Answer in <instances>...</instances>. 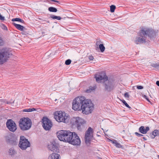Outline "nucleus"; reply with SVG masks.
I'll return each instance as SVG.
<instances>
[{"instance_id": "1", "label": "nucleus", "mask_w": 159, "mask_h": 159, "mask_svg": "<svg viewBox=\"0 0 159 159\" xmlns=\"http://www.w3.org/2000/svg\"><path fill=\"white\" fill-rule=\"evenodd\" d=\"M73 109L75 111L81 110L83 113L88 114L93 109V104L89 99H86L84 97L76 98L72 102Z\"/></svg>"}, {"instance_id": "2", "label": "nucleus", "mask_w": 159, "mask_h": 159, "mask_svg": "<svg viewBox=\"0 0 159 159\" xmlns=\"http://www.w3.org/2000/svg\"><path fill=\"white\" fill-rule=\"evenodd\" d=\"M94 78L97 82H102L105 91L110 92L114 89L115 84L114 80L110 79H108L105 72L97 73L95 75Z\"/></svg>"}, {"instance_id": "3", "label": "nucleus", "mask_w": 159, "mask_h": 159, "mask_svg": "<svg viewBox=\"0 0 159 159\" xmlns=\"http://www.w3.org/2000/svg\"><path fill=\"white\" fill-rule=\"evenodd\" d=\"M156 33L152 29L143 28L138 33V36L136 37L135 42L136 44L145 43L147 36L152 39L155 37Z\"/></svg>"}, {"instance_id": "4", "label": "nucleus", "mask_w": 159, "mask_h": 159, "mask_svg": "<svg viewBox=\"0 0 159 159\" xmlns=\"http://www.w3.org/2000/svg\"><path fill=\"white\" fill-rule=\"evenodd\" d=\"M48 148L49 150L53 152V153L51 154L49 156L48 159H59L60 155L57 153L59 152V150L57 144L55 141L50 143L48 144Z\"/></svg>"}, {"instance_id": "5", "label": "nucleus", "mask_w": 159, "mask_h": 159, "mask_svg": "<svg viewBox=\"0 0 159 159\" xmlns=\"http://www.w3.org/2000/svg\"><path fill=\"white\" fill-rule=\"evenodd\" d=\"M18 122L20 129L24 131L30 129L32 125L31 120L28 117H22L20 119Z\"/></svg>"}, {"instance_id": "6", "label": "nucleus", "mask_w": 159, "mask_h": 159, "mask_svg": "<svg viewBox=\"0 0 159 159\" xmlns=\"http://www.w3.org/2000/svg\"><path fill=\"white\" fill-rule=\"evenodd\" d=\"M54 118L58 122H63L66 123L68 122L69 119L68 115L61 111L55 112Z\"/></svg>"}, {"instance_id": "7", "label": "nucleus", "mask_w": 159, "mask_h": 159, "mask_svg": "<svg viewBox=\"0 0 159 159\" xmlns=\"http://www.w3.org/2000/svg\"><path fill=\"white\" fill-rule=\"evenodd\" d=\"M67 142L74 145H79L81 141L77 134L75 132L70 133Z\"/></svg>"}, {"instance_id": "8", "label": "nucleus", "mask_w": 159, "mask_h": 159, "mask_svg": "<svg viewBox=\"0 0 159 159\" xmlns=\"http://www.w3.org/2000/svg\"><path fill=\"white\" fill-rule=\"evenodd\" d=\"M0 65H2L8 60L9 58L12 55L10 50H0Z\"/></svg>"}, {"instance_id": "9", "label": "nucleus", "mask_w": 159, "mask_h": 159, "mask_svg": "<svg viewBox=\"0 0 159 159\" xmlns=\"http://www.w3.org/2000/svg\"><path fill=\"white\" fill-rule=\"evenodd\" d=\"M70 132L69 131L61 130L57 132V135L60 141L67 142Z\"/></svg>"}, {"instance_id": "10", "label": "nucleus", "mask_w": 159, "mask_h": 159, "mask_svg": "<svg viewBox=\"0 0 159 159\" xmlns=\"http://www.w3.org/2000/svg\"><path fill=\"white\" fill-rule=\"evenodd\" d=\"M85 123L84 120L79 117H73L70 121L71 124L73 126H76L78 129L79 130H81V127Z\"/></svg>"}, {"instance_id": "11", "label": "nucleus", "mask_w": 159, "mask_h": 159, "mask_svg": "<svg viewBox=\"0 0 159 159\" xmlns=\"http://www.w3.org/2000/svg\"><path fill=\"white\" fill-rule=\"evenodd\" d=\"M19 145L22 150H24L27 147H30V144L28 139H26L24 136H21L20 137Z\"/></svg>"}, {"instance_id": "12", "label": "nucleus", "mask_w": 159, "mask_h": 159, "mask_svg": "<svg viewBox=\"0 0 159 159\" xmlns=\"http://www.w3.org/2000/svg\"><path fill=\"white\" fill-rule=\"evenodd\" d=\"M42 126L45 130H49L52 127V124L51 120L46 117H43L42 120Z\"/></svg>"}, {"instance_id": "13", "label": "nucleus", "mask_w": 159, "mask_h": 159, "mask_svg": "<svg viewBox=\"0 0 159 159\" xmlns=\"http://www.w3.org/2000/svg\"><path fill=\"white\" fill-rule=\"evenodd\" d=\"M6 125L8 129L11 132H14L17 129L16 125L12 119L8 120L6 123Z\"/></svg>"}, {"instance_id": "14", "label": "nucleus", "mask_w": 159, "mask_h": 159, "mask_svg": "<svg viewBox=\"0 0 159 159\" xmlns=\"http://www.w3.org/2000/svg\"><path fill=\"white\" fill-rule=\"evenodd\" d=\"M6 140L7 143L13 145H17L18 143L17 139L13 136H7L6 137Z\"/></svg>"}, {"instance_id": "15", "label": "nucleus", "mask_w": 159, "mask_h": 159, "mask_svg": "<svg viewBox=\"0 0 159 159\" xmlns=\"http://www.w3.org/2000/svg\"><path fill=\"white\" fill-rule=\"evenodd\" d=\"M149 136L152 139H154L156 136H159V129H155L150 133Z\"/></svg>"}, {"instance_id": "16", "label": "nucleus", "mask_w": 159, "mask_h": 159, "mask_svg": "<svg viewBox=\"0 0 159 159\" xmlns=\"http://www.w3.org/2000/svg\"><path fill=\"white\" fill-rule=\"evenodd\" d=\"M149 128L147 126L145 128L144 126H141L139 128V131L141 133L145 134L147 133V132L149 130Z\"/></svg>"}, {"instance_id": "17", "label": "nucleus", "mask_w": 159, "mask_h": 159, "mask_svg": "<svg viewBox=\"0 0 159 159\" xmlns=\"http://www.w3.org/2000/svg\"><path fill=\"white\" fill-rule=\"evenodd\" d=\"M13 25L18 30L23 31L25 29V28L20 24H16L15 23H13Z\"/></svg>"}, {"instance_id": "18", "label": "nucleus", "mask_w": 159, "mask_h": 159, "mask_svg": "<svg viewBox=\"0 0 159 159\" xmlns=\"http://www.w3.org/2000/svg\"><path fill=\"white\" fill-rule=\"evenodd\" d=\"M109 140L113 144H115V145L116 146V147L120 148H122V146L121 145L120 143H119L115 139L111 140V139Z\"/></svg>"}, {"instance_id": "19", "label": "nucleus", "mask_w": 159, "mask_h": 159, "mask_svg": "<svg viewBox=\"0 0 159 159\" xmlns=\"http://www.w3.org/2000/svg\"><path fill=\"white\" fill-rule=\"evenodd\" d=\"M96 86H90L89 89L85 90V92L87 93H89L95 91L96 88Z\"/></svg>"}, {"instance_id": "20", "label": "nucleus", "mask_w": 159, "mask_h": 159, "mask_svg": "<svg viewBox=\"0 0 159 159\" xmlns=\"http://www.w3.org/2000/svg\"><path fill=\"white\" fill-rule=\"evenodd\" d=\"M93 129L91 127H89L85 132V135L90 136V134L93 133Z\"/></svg>"}, {"instance_id": "21", "label": "nucleus", "mask_w": 159, "mask_h": 159, "mask_svg": "<svg viewBox=\"0 0 159 159\" xmlns=\"http://www.w3.org/2000/svg\"><path fill=\"white\" fill-rule=\"evenodd\" d=\"M0 101L2 102V104L4 103L5 104H11L14 103V101L13 102H8L6 99H0Z\"/></svg>"}, {"instance_id": "22", "label": "nucleus", "mask_w": 159, "mask_h": 159, "mask_svg": "<svg viewBox=\"0 0 159 159\" xmlns=\"http://www.w3.org/2000/svg\"><path fill=\"white\" fill-rule=\"evenodd\" d=\"M9 155L11 156L16 154V152L14 149L13 148H11L9 149Z\"/></svg>"}, {"instance_id": "23", "label": "nucleus", "mask_w": 159, "mask_h": 159, "mask_svg": "<svg viewBox=\"0 0 159 159\" xmlns=\"http://www.w3.org/2000/svg\"><path fill=\"white\" fill-rule=\"evenodd\" d=\"M48 10L50 12H57V10L56 8L52 7H49L48 8Z\"/></svg>"}, {"instance_id": "24", "label": "nucleus", "mask_w": 159, "mask_h": 159, "mask_svg": "<svg viewBox=\"0 0 159 159\" xmlns=\"http://www.w3.org/2000/svg\"><path fill=\"white\" fill-rule=\"evenodd\" d=\"M11 21H19L22 23H25V21L24 20L21 19L17 18L12 19Z\"/></svg>"}, {"instance_id": "25", "label": "nucleus", "mask_w": 159, "mask_h": 159, "mask_svg": "<svg viewBox=\"0 0 159 159\" xmlns=\"http://www.w3.org/2000/svg\"><path fill=\"white\" fill-rule=\"evenodd\" d=\"M36 109L34 108H28V109H25L23 110V111L24 112H31L34 111H36Z\"/></svg>"}, {"instance_id": "26", "label": "nucleus", "mask_w": 159, "mask_h": 159, "mask_svg": "<svg viewBox=\"0 0 159 159\" xmlns=\"http://www.w3.org/2000/svg\"><path fill=\"white\" fill-rule=\"evenodd\" d=\"M85 142L86 143H90L91 141V139L90 136L85 135Z\"/></svg>"}, {"instance_id": "27", "label": "nucleus", "mask_w": 159, "mask_h": 159, "mask_svg": "<svg viewBox=\"0 0 159 159\" xmlns=\"http://www.w3.org/2000/svg\"><path fill=\"white\" fill-rule=\"evenodd\" d=\"M51 18L53 19H56L57 20H60L61 19L60 16H56L54 15H51L50 16Z\"/></svg>"}, {"instance_id": "28", "label": "nucleus", "mask_w": 159, "mask_h": 159, "mask_svg": "<svg viewBox=\"0 0 159 159\" xmlns=\"http://www.w3.org/2000/svg\"><path fill=\"white\" fill-rule=\"evenodd\" d=\"M151 65L152 66L157 68V69L159 70V63H152L151 64Z\"/></svg>"}, {"instance_id": "29", "label": "nucleus", "mask_w": 159, "mask_h": 159, "mask_svg": "<svg viewBox=\"0 0 159 159\" xmlns=\"http://www.w3.org/2000/svg\"><path fill=\"white\" fill-rule=\"evenodd\" d=\"M110 8L111 12H114L116 9V6L114 5H111L110 6Z\"/></svg>"}, {"instance_id": "30", "label": "nucleus", "mask_w": 159, "mask_h": 159, "mask_svg": "<svg viewBox=\"0 0 159 159\" xmlns=\"http://www.w3.org/2000/svg\"><path fill=\"white\" fill-rule=\"evenodd\" d=\"M122 103L125 105V106L129 108V109L131 108V107L124 100H123L121 101Z\"/></svg>"}, {"instance_id": "31", "label": "nucleus", "mask_w": 159, "mask_h": 159, "mask_svg": "<svg viewBox=\"0 0 159 159\" xmlns=\"http://www.w3.org/2000/svg\"><path fill=\"white\" fill-rule=\"evenodd\" d=\"M71 60L70 59H68L66 60L65 62V64L66 65H68L71 63Z\"/></svg>"}, {"instance_id": "32", "label": "nucleus", "mask_w": 159, "mask_h": 159, "mask_svg": "<svg viewBox=\"0 0 159 159\" xmlns=\"http://www.w3.org/2000/svg\"><path fill=\"white\" fill-rule=\"evenodd\" d=\"M100 50H105V47L102 44H100L99 46Z\"/></svg>"}, {"instance_id": "33", "label": "nucleus", "mask_w": 159, "mask_h": 159, "mask_svg": "<svg viewBox=\"0 0 159 159\" xmlns=\"http://www.w3.org/2000/svg\"><path fill=\"white\" fill-rule=\"evenodd\" d=\"M4 44V42L2 39L0 37V46H3Z\"/></svg>"}, {"instance_id": "34", "label": "nucleus", "mask_w": 159, "mask_h": 159, "mask_svg": "<svg viewBox=\"0 0 159 159\" xmlns=\"http://www.w3.org/2000/svg\"><path fill=\"white\" fill-rule=\"evenodd\" d=\"M135 134L136 135V136H137V137H141V136H143V134H139L137 132H135Z\"/></svg>"}, {"instance_id": "35", "label": "nucleus", "mask_w": 159, "mask_h": 159, "mask_svg": "<svg viewBox=\"0 0 159 159\" xmlns=\"http://www.w3.org/2000/svg\"><path fill=\"white\" fill-rule=\"evenodd\" d=\"M137 88L139 89H143V87L141 85H137Z\"/></svg>"}, {"instance_id": "36", "label": "nucleus", "mask_w": 159, "mask_h": 159, "mask_svg": "<svg viewBox=\"0 0 159 159\" xmlns=\"http://www.w3.org/2000/svg\"><path fill=\"white\" fill-rule=\"evenodd\" d=\"M88 58L91 61L93 60L94 59L92 55L89 56H88Z\"/></svg>"}, {"instance_id": "37", "label": "nucleus", "mask_w": 159, "mask_h": 159, "mask_svg": "<svg viewBox=\"0 0 159 159\" xmlns=\"http://www.w3.org/2000/svg\"><path fill=\"white\" fill-rule=\"evenodd\" d=\"M124 96L125 98H129V95L128 93H125L124 94Z\"/></svg>"}, {"instance_id": "38", "label": "nucleus", "mask_w": 159, "mask_h": 159, "mask_svg": "<svg viewBox=\"0 0 159 159\" xmlns=\"http://www.w3.org/2000/svg\"><path fill=\"white\" fill-rule=\"evenodd\" d=\"M144 98L146 99L147 101H148V102H150L149 99L148 98V97L147 96L144 95Z\"/></svg>"}, {"instance_id": "39", "label": "nucleus", "mask_w": 159, "mask_h": 159, "mask_svg": "<svg viewBox=\"0 0 159 159\" xmlns=\"http://www.w3.org/2000/svg\"><path fill=\"white\" fill-rule=\"evenodd\" d=\"M2 26H3V27L2 28V29H3V30H7V28L6 26H5L4 24Z\"/></svg>"}, {"instance_id": "40", "label": "nucleus", "mask_w": 159, "mask_h": 159, "mask_svg": "<svg viewBox=\"0 0 159 159\" xmlns=\"http://www.w3.org/2000/svg\"><path fill=\"white\" fill-rule=\"evenodd\" d=\"M100 42L99 41H97L96 43V45L98 46L100 44Z\"/></svg>"}, {"instance_id": "41", "label": "nucleus", "mask_w": 159, "mask_h": 159, "mask_svg": "<svg viewBox=\"0 0 159 159\" xmlns=\"http://www.w3.org/2000/svg\"><path fill=\"white\" fill-rule=\"evenodd\" d=\"M156 84L158 86H159V81H157Z\"/></svg>"}, {"instance_id": "42", "label": "nucleus", "mask_w": 159, "mask_h": 159, "mask_svg": "<svg viewBox=\"0 0 159 159\" xmlns=\"http://www.w3.org/2000/svg\"><path fill=\"white\" fill-rule=\"evenodd\" d=\"M105 50H98V52H103Z\"/></svg>"}, {"instance_id": "43", "label": "nucleus", "mask_w": 159, "mask_h": 159, "mask_svg": "<svg viewBox=\"0 0 159 159\" xmlns=\"http://www.w3.org/2000/svg\"><path fill=\"white\" fill-rule=\"evenodd\" d=\"M143 140H147V139L145 137H143Z\"/></svg>"}, {"instance_id": "44", "label": "nucleus", "mask_w": 159, "mask_h": 159, "mask_svg": "<svg viewBox=\"0 0 159 159\" xmlns=\"http://www.w3.org/2000/svg\"><path fill=\"white\" fill-rule=\"evenodd\" d=\"M99 159H102V158H99Z\"/></svg>"}, {"instance_id": "45", "label": "nucleus", "mask_w": 159, "mask_h": 159, "mask_svg": "<svg viewBox=\"0 0 159 159\" xmlns=\"http://www.w3.org/2000/svg\"><path fill=\"white\" fill-rule=\"evenodd\" d=\"M158 158H159V155H158Z\"/></svg>"}]
</instances>
